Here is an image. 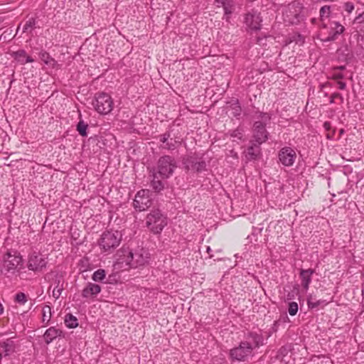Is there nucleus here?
Here are the masks:
<instances>
[{"mask_svg": "<svg viewBox=\"0 0 364 364\" xmlns=\"http://www.w3.org/2000/svg\"><path fill=\"white\" fill-rule=\"evenodd\" d=\"M146 225L153 233L159 234L167 225L166 218L159 210H152L146 218Z\"/></svg>", "mask_w": 364, "mask_h": 364, "instance_id": "f257e3e1", "label": "nucleus"}, {"mask_svg": "<svg viewBox=\"0 0 364 364\" xmlns=\"http://www.w3.org/2000/svg\"><path fill=\"white\" fill-rule=\"evenodd\" d=\"M252 346L247 341H242L239 346L234 348L230 351V356L232 361L246 362L252 356Z\"/></svg>", "mask_w": 364, "mask_h": 364, "instance_id": "f03ea898", "label": "nucleus"}, {"mask_svg": "<svg viewBox=\"0 0 364 364\" xmlns=\"http://www.w3.org/2000/svg\"><path fill=\"white\" fill-rule=\"evenodd\" d=\"M177 164L174 159L170 156H164L158 161L157 171L155 172L159 174L161 178H168L176 168Z\"/></svg>", "mask_w": 364, "mask_h": 364, "instance_id": "7ed1b4c3", "label": "nucleus"}, {"mask_svg": "<svg viewBox=\"0 0 364 364\" xmlns=\"http://www.w3.org/2000/svg\"><path fill=\"white\" fill-rule=\"evenodd\" d=\"M122 235L118 231L104 232L100 240V247L104 252H109L117 247L121 241Z\"/></svg>", "mask_w": 364, "mask_h": 364, "instance_id": "20e7f679", "label": "nucleus"}, {"mask_svg": "<svg viewBox=\"0 0 364 364\" xmlns=\"http://www.w3.org/2000/svg\"><path fill=\"white\" fill-rule=\"evenodd\" d=\"M344 31V27L336 21L330 23V30H328L327 26L323 24L322 29L320 32L321 40L323 42H328L334 41L337 38L338 36L341 34Z\"/></svg>", "mask_w": 364, "mask_h": 364, "instance_id": "39448f33", "label": "nucleus"}, {"mask_svg": "<svg viewBox=\"0 0 364 364\" xmlns=\"http://www.w3.org/2000/svg\"><path fill=\"white\" fill-rule=\"evenodd\" d=\"M93 105L97 112L106 114L112 109L113 102L109 95L102 92L96 96Z\"/></svg>", "mask_w": 364, "mask_h": 364, "instance_id": "423d86ee", "label": "nucleus"}, {"mask_svg": "<svg viewBox=\"0 0 364 364\" xmlns=\"http://www.w3.org/2000/svg\"><path fill=\"white\" fill-rule=\"evenodd\" d=\"M152 204L151 193L149 190L142 189L137 192L133 202L136 210L144 211L148 209Z\"/></svg>", "mask_w": 364, "mask_h": 364, "instance_id": "0eeeda50", "label": "nucleus"}, {"mask_svg": "<svg viewBox=\"0 0 364 364\" xmlns=\"http://www.w3.org/2000/svg\"><path fill=\"white\" fill-rule=\"evenodd\" d=\"M296 158V152L289 147L282 149L279 153V159L280 162L286 166H291L294 164Z\"/></svg>", "mask_w": 364, "mask_h": 364, "instance_id": "6e6552de", "label": "nucleus"}, {"mask_svg": "<svg viewBox=\"0 0 364 364\" xmlns=\"http://www.w3.org/2000/svg\"><path fill=\"white\" fill-rule=\"evenodd\" d=\"M101 291V287L97 284L87 282L82 290V296L87 300L94 301Z\"/></svg>", "mask_w": 364, "mask_h": 364, "instance_id": "1a4fd4ad", "label": "nucleus"}, {"mask_svg": "<svg viewBox=\"0 0 364 364\" xmlns=\"http://www.w3.org/2000/svg\"><path fill=\"white\" fill-rule=\"evenodd\" d=\"M127 262L132 267L144 265L147 262V254L142 250L134 253L129 252Z\"/></svg>", "mask_w": 364, "mask_h": 364, "instance_id": "9d476101", "label": "nucleus"}, {"mask_svg": "<svg viewBox=\"0 0 364 364\" xmlns=\"http://www.w3.org/2000/svg\"><path fill=\"white\" fill-rule=\"evenodd\" d=\"M253 137L257 143L261 144L267 139V132L264 124L261 122H256L254 124Z\"/></svg>", "mask_w": 364, "mask_h": 364, "instance_id": "9b49d317", "label": "nucleus"}, {"mask_svg": "<svg viewBox=\"0 0 364 364\" xmlns=\"http://www.w3.org/2000/svg\"><path fill=\"white\" fill-rule=\"evenodd\" d=\"M21 262V257L18 255H13L9 253L4 259V267L8 270L15 269Z\"/></svg>", "mask_w": 364, "mask_h": 364, "instance_id": "f8f14e48", "label": "nucleus"}, {"mask_svg": "<svg viewBox=\"0 0 364 364\" xmlns=\"http://www.w3.org/2000/svg\"><path fill=\"white\" fill-rule=\"evenodd\" d=\"M15 351L14 342L11 339L0 342V359L10 355Z\"/></svg>", "mask_w": 364, "mask_h": 364, "instance_id": "ddd939ff", "label": "nucleus"}, {"mask_svg": "<svg viewBox=\"0 0 364 364\" xmlns=\"http://www.w3.org/2000/svg\"><path fill=\"white\" fill-rule=\"evenodd\" d=\"M314 271L312 269H301L300 278L302 287L306 291L311 282V277Z\"/></svg>", "mask_w": 364, "mask_h": 364, "instance_id": "4468645a", "label": "nucleus"}, {"mask_svg": "<svg viewBox=\"0 0 364 364\" xmlns=\"http://www.w3.org/2000/svg\"><path fill=\"white\" fill-rule=\"evenodd\" d=\"M246 25L252 29H259L260 28L261 18L258 14H248L245 18Z\"/></svg>", "mask_w": 364, "mask_h": 364, "instance_id": "2eb2a0df", "label": "nucleus"}, {"mask_svg": "<svg viewBox=\"0 0 364 364\" xmlns=\"http://www.w3.org/2000/svg\"><path fill=\"white\" fill-rule=\"evenodd\" d=\"M61 333L62 331L60 329L55 327H50L46 331L43 335L44 341L47 344H49L57 337L60 336Z\"/></svg>", "mask_w": 364, "mask_h": 364, "instance_id": "dca6fc26", "label": "nucleus"}, {"mask_svg": "<svg viewBox=\"0 0 364 364\" xmlns=\"http://www.w3.org/2000/svg\"><path fill=\"white\" fill-rule=\"evenodd\" d=\"M51 316V308L49 306H44L41 309V322L44 326L48 325Z\"/></svg>", "mask_w": 364, "mask_h": 364, "instance_id": "f3484780", "label": "nucleus"}, {"mask_svg": "<svg viewBox=\"0 0 364 364\" xmlns=\"http://www.w3.org/2000/svg\"><path fill=\"white\" fill-rule=\"evenodd\" d=\"M218 3H221L225 15L231 14L234 9L235 5L232 0H217Z\"/></svg>", "mask_w": 364, "mask_h": 364, "instance_id": "a211bd4d", "label": "nucleus"}, {"mask_svg": "<svg viewBox=\"0 0 364 364\" xmlns=\"http://www.w3.org/2000/svg\"><path fill=\"white\" fill-rule=\"evenodd\" d=\"M160 176L159 174L154 173H153V179L151 181V186L153 189L156 191L159 192L161 190H163L164 185L162 183V181L160 180Z\"/></svg>", "mask_w": 364, "mask_h": 364, "instance_id": "6ab92c4d", "label": "nucleus"}, {"mask_svg": "<svg viewBox=\"0 0 364 364\" xmlns=\"http://www.w3.org/2000/svg\"><path fill=\"white\" fill-rule=\"evenodd\" d=\"M15 58L21 64L33 62V59L27 55L24 50L17 51L15 54Z\"/></svg>", "mask_w": 364, "mask_h": 364, "instance_id": "aec40b11", "label": "nucleus"}, {"mask_svg": "<svg viewBox=\"0 0 364 364\" xmlns=\"http://www.w3.org/2000/svg\"><path fill=\"white\" fill-rule=\"evenodd\" d=\"M65 324L69 328H74L78 326V321L75 316L72 314H67L65 316Z\"/></svg>", "mask_w": 364, "mask_h": 364, "instance_id": "412c9836", "label": "nucleus"}, {"mask_svg": "<svg viewBox=\"0 0 364 364\" xmlns=\"http://www.w3.org/2000/svg\"><path fill=\"white\" fill-rule=\"evenodd\" d=\"M259 147L256 146H251L247 149V152H246V156L249 159L252 160V159H255L257 157V156L259 155Z\"/></svg>", "mask_w": 364, "mask_h": 364, "instance_id": "4be33fe9", "label": "nucleus"}, {"mask_svg": "<svg viewBox=\"0 0 364 364\" xmlns=\"http://www.w3.org/2000/svg\"><path fill=\"white\" fill-rule=\"evenodd\" d=\"M106 277V272L102 269L95 271L92 275V279L96 282H102Z\"/></svg>", "mask_w": 364, "mask_h": 364, "instance_id": "5701e85b", "label": "nucleus"}, {"mask_svg": "<svg viewBox=\"0 0 364 364\" xmlns=\"http://www.w3.org/2000/svg\"><path fill=\"white\" fill-rule=\"evenodd\" d=\"M87 124H86L84 121L80 120L77 125V130L81 136H87Z\"/></svg>", "mask_w": 364, "mask_h": 364, "instance_id": "b1692460", "label": "nucleus"}, {"mask_svg": "<svg viewBox=\"0 0 364 364\" xmlns=\"http://www.w3.org/2000/svg\"><path fill=\"white\" fill-rule=\"evenodd\" d=\"M320 20L323 21L326 18H328L330 16V6H322L320 9Z\"/></svg>", "mask_w": 364, "mask_h": 364, "instance_id": "393cba45", "label": "nucleus"}, {"mask_svg": "<svg viewBox=\"0 0 364 364\" xmlns=\"http://www.w3.org/2000/svg\"><path fill=\"white\" fill-rule=\"evenodd\" d=\"M15 301L21 305L24 304L27 301L26 296L23 292H18L15 296Z\"/></svg>", "mask_w": 364, "mask_h": 364, "instance_id": "a878e982", "label": "nucleus"}, {"mask_svg": "<svg viewBox=\"0 0 364 364\" xmlns=\"http://www.w3.org/2000/svg\"><path fill=\"white\" fill-rule=\"evenodd\" d=\"M298 311V304L295 301L289 304L288 312L291 316H294Z\"/></svg>", "mask_w": 364, "mask_h": 364, "instance_id": "bb28decb", "label": "nucleus"}, {"mask_svg": "<svg viewBox=\"0 0 364 364\" xmlns=\"http://www.w3.org/2000/svg\"><path fill=\"white\" fill-rule=\"evenodd\" d=\"M80 270L82 272H85L88 270L87 266L89 265V261L87 259H82L80 260Z\"/></svg>", "mask_w": 364, "mask_h": 364, "instance_id": "cd10ccee", "label": "nucleus"}, {"mask_svg": "<svg viewBox=\"0 0 364 364\" xmlns=\"http://www.w3.org/2000/svg\"><path fill=\"white\" fill-rule=\"evenodd\" d=\"M364 23V11L356 16L353 21V23Z\"/></svg>", "mask_w": 364, "mask_h": 364, "instance_id": "c85d7f7f", "label": "nucleus"}, {"mask_svg": "<svg viewBox=\"0 0 364 364\" xmlns=\"http://www.w3.org/2000/svg\"><path fill=\"white\" fill-rule=\"evenodd\" d=\"M307 304H308L309 307H310V308H315V307H316L318 305V303L316 302L314 300V299L312 298V296H310L308 299Z\"/></svg>", "mask_w": 364, "mask_h": 364, "instance_id": "c756f323", "label": "nucleus"}, {"mask_svg": "<svg viewBox=\"0 0 364 364\" xmlns=\"http://www.w3.org/2000/svg\"><path fill=\"white\" fill-rule=\"evenodd\" d=\"M336 99H340L341 101H343V97L341 94L338 92H335L331 95V103L335 102Z\"/></svg>", "mask_w": 364, "mask_h": 364, "instance_id": "7c9ffc66", "label": "nucleus"}, {"mask_svg": "<svg viewBox=\"0 0 364 364\" xmlns=\"http://www.w3.org/2000/svg\"><path fill=\"white\" fill-rule=\"evenodd\" d=\"M354 9V6L352 3H350V2H347L345 4V10L348 12V13H351Z\"/></svg>", "mask_w": 364, "mask_h": 364, "instance_id": "2f4dec72", "label": "nucleus"}, {"mask_svg": "<svg viewBox=\"0 0 364 364\" xmlns=\"http://www.w3.org/2000/svg\"><path fill=\"white\" fill-rule=\"evenodd\" d=\"M337 85H338V87L340 89V90H344L346 87V85L344 82L343 81H341V80H338L337 81Z\"/></svg>", "mask_w": 364, "mask_h": 364, "instance_id": "473e14b6", "label": "nucleus"}, {"mask_svg": "<svg viewBox=\"0 0 364 364\" xmlns=\"http://www.w3.org/2000/svg\"><path fill=\"white\" fill-rule=\"evenodd\" d=\"M343 78V75L340 73H335L333 75V79L336 80H339L340 79Z\"/></svg>", "mask_w": 364, "mask_h": 364, "instance_id": "72a5a7b5", "label": "nucleus"}, {"mask_svg": "<svg viewBox=\"0 0 364 364\" xmlns=\"http://www.w3.org/2000/svg\"><path fill=\"white\" fill-rule=\"evenodd\" d=\"M169 137V135L164 134L161 136L160 137V141H161L164 144L168 140V138Z\"/></svg>", "mask_w": 364, "mask_h": 364, "instance_id": "f704fd0d", "label": "nucleus"}, {"mask_svg": "<svg viewBox=\"0 0 364 364\" xmlns=\"http://www.w3.org/2000/svg\"><path fill=\"white\" fill-rule=\"evenodd\" d=\"M323 127L327 131H330L331 129V124L328 122H324Z\"/></svg>", "mask_w": 364, "mask_h": 364, "instance_id": "c9c22d12", "label": "nucleus"}, {"mask_svg": "<svg viewBox=\"0 0 364 364\" xmlns=\"http://www.w3.org/2000/svg\"><path fill=\"white\" fill-rule=\"evenodd\" d=\"M262 118L264 121H267L270 119L269 116L267 114H264Z\"/></svg>", "mask_w": 364, "mask_h": 364, "instance_id": "e433bc0d", "label": "nucleus"}, {"mask_svg": "<svg viewBox=\"0 0 364 364\" xmlns=\"http://www.w3.org/2000/svg\"><path fill=\"white\" fill-rule=\"evenodd\" d=\"M333 135H334V131H333L332 132H329L327 134V137H328V138H332Z\"/></svg>", "mask_w": 364, "mask_h": 364, "instance_id": "4c0bfd02", "label": "nucleus"}, {"mask_svg": "<svg viewBox=\"0 0 364 364\" xmlns=\"http://www.w3.org/2000/svg\"><path fill=\"white\" fill-rule=\"evenodd\" d=\"M31 26V21H27L26 23V24L24 25V27L26 29L28 26Z\"/></svg>", "mask_w": 364, "mask_h": 364, "instance_id": "58836bf2", "label": "nucleus"}, {"mask_svg": "<svg viewBox=\"0 0 364 364\" xmlns=\"http://www.w3.org/2000/svg\"><path fill=\"white\" fill-rule=\"evenodd\" d=\"M29 267H30L31 269H37V267H33V264H32L31 262H30Z\"/></svg>", "mask_w": 364, "mask_h": 364, "instance_id": "ea45409f", "label": "nucleus"}, {"mask_svg": "<svg viewBox=\"0 0 364 364\" xmlns=\"http://www.w3.org/2000/svg\"><path fill=\"white\" fill-rule=\"evenodd\" d=\"M203 166H204V163H200V164H198V167L202 168V167H203ZM198 169H199V168H198Z\"/></svg>", "mask_w": 364, "mask_h": 364, "instance_id": "a19ab883", "label": "nucleus"}, {"mask_svg": "<svg viewBox=\"0 0 364 364\" xmlns=\"http://www.w3.org/2000/svg\"><path fill=\"white\" fill-rule=\"evenodd\" d=\"M164 147L166 149H171V146L168 145V144H166V145L164 144Z\"/></svg>", "mask_w": 364, "mask_h": 364, "instance_id": "79ce46f5", "label": "nucleus"}]
</instances>
